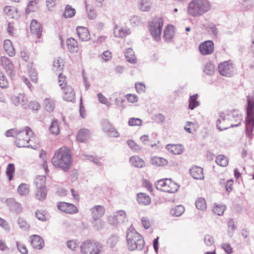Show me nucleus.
<instances>
[{
	"label": "nucleus",
	"instance_id": "1",
	"mask_svg": "<svg viewBox=\"0 0 254 254\" xmlns=\"http://www.w3.org/2000/svg\"><path fill=\"white\" fill-rule=\"evenodd\" d=\"M33 132L31 128L28 127H26L23 129L11 128L6 130L4 135L6 137H13L16 138L15 143L18 147H31L36 149L38 147V145L36 144L32 146L28 143L31 141V136Z\"/></svg>",
	"mask_w": 254,
	"mask_h": 254
},
{
	"label": "nucleus",
	"instance_id": "2",
	"mask_svg": "<svg viewBox=\"0 0 254 254\" xmlns=\"http://www.w3.org/2000/svg\"><path fill=\"white\" fill-rule=\"evenodd\" d=\"M51 161L55 167L64 172L68 171L72 161L70 150L65 147L57 149L55 152Z\"/></svg>",
	"mask_w": 254,
	"mask_h": 254
},
{
	"label": "nucleus",
	"instance_id": "3",
	"mask_svg": "<svg viewBox=\"0 0 254 254\" xmlns=\"http://www.w3.org/2000/svg\"><path fill=\"white\" fill-rule=\"evenodd\" d=\"M211 7L208 0H191L188 4L187 12L191 16L196 17L208 12Z\"/></svg>",
	"mask_w": 254,
	"mask_h": 254
},
{
	"label": "nucleus",
	"instance_id": "4",
	"mask_svg": "<svg viewBox=\"0 0 254 254\" xmlns=\"http://www.w3.org/2000/svg\"><path fill=\"white\" fill-rule=\"evenodd\" d=\"M127 245L130 251L142 250L144 246V241L142 236L135 229L130 226L127 232Z\"/></svg>",
	"mask_w": 254,
	"mask_h": 254
},
{
	"label": "nucleus",
	"instance_id": "5",
	"mask_svg": "<svg viewBox=\"0 0 254 254\" xmlns=\"http://www.w3.org/2000/svg\"><path fill=\"white\" fill-rule=\"evenodd\" d=\"M246 112V133L252 138V131L254 128V90L252 96L247 97Z\"/></svg>",
	"mask_w": 254,
	"mask_h": 254
},
{
	"label": "nucleus",
	"instance_id": "6",
	"mask_svg": "<svg viewBox=\"0 0 254 254\" xmlns=\"http://www.w3.org/2000/svg\"><path fill=\"white\" fill-rule=\"evenodd\" d=\"M81 254H103V246L95 241L86 240L80 246Z\"/></svg>",
	"mask_w": 254,
	"mask_h": 254
},
{
	"label": "nucleus",
	"instance_id": "7",
	"mask_svg": "<svg viewBox=\"0 0 254 254\" xmlns=\"http://www.w3.org/2000/svg\"><path fill=\"white\" fill-rule=\"evenodd\" d=\"M34 185L36 187V198L39 200H44L47 193L46 188V177L44 175L37 176L34 180Z\"/></svg>",
	"mask_w": 254,
	"mask_h": 254
},
{
	"label": "nucleus",
	"instance_id": "8",
	"mask_svg": "<svg viewBox=\"0 0 254 254\" xmlns=\"http://www.w3.org/2000/svg\"><path fill=\"white\" fill-rule=\"evenodd\" d=\"M163 25V20L160 17H155L149 22V31L156 41L160 39Z\"/></svg>",
	"mask_w": 254,
	"mask_h": 254
},
{
	"label": "nucleus",
	"instance_id": "9",
	"mask_svg": "<svg viewBox=\"0 0 254 254\" xmlns=\"http://www.w3.org/2000/svg\"><path fill=\"white\" fill-rule=\"evenodd\" d=\"M108 221L110 224L114 226L124 223L127 221V213L123 210L117 211L109 216Z\"/></svg>",
	"mask_w": 254,
	"mask_h": 254
},
{
	"label": "nucleus",
	"instance_id": "10",
	"mask_svg": "<svg viewBox=\"0 0 254 254\" xmlns=\"http://www.w3.org/2000/svg\"><path fill=\"white\" fill-rule=\"evenodd\" d=\"M218 71L223 76L230 77L234 75L235 69L231 61L220 63L218 65Z\"/></svg>",
	"mask_w": 254,
	"mask_h": 254
},
{
	"label": "nucleus",
	"instance_id": "11",
	"mask_svg": "<svg viewBox=\"0 0 254 254\" xmlns=\"http://www.w3.org/2000/svg\"><path fill=\"white\" fill-rule=\"evenodd\" d=\"M226 116V117L230 123L231 127H238L240 125L242 121V118L240 114L235 111H228L225 112Z\"/></svg>",
	"mask_w": 254,
	"mask_h": 254
},
{
	"label": "nucleus",
	"instance_id": "12",
	"mask_svg": "<svg viewBox=\"0 0 254 254\" xmlns=\"http://www.w3.org/2000/svg\"><path fill=\"white\" fill-rule=\"evenodd\" d=\"M199 50L200 54L203 56L210 55L214 51V45L212 40H207L201 43L199 45Z\"/></svg>",
	"mask_w": 254,
	"mask_h": 254
},
{
	"label": "nucleus",
	"instance_id": "13",
	"mask_svg": "<svg viewBox=\"0 0 254 254\" xmlns=\"http://www.w3.org/2000/svg\"><path fill=\"white\" fill-rule=\"evenodd\" d=\"M11 103L15 106H21L23 109L28 107V101L25 94L19 93L17 95H13L11 97Z\"/></svg>",
	"mask_w": 254,
	"mask_h": 254
},
{
	"label": "nucleus",
	"instance_id": "14",
	"mask_svg": "<svg viewBox=\"0 0 254 254\" xmlns=\"http://www.w3.org/2000/svg\"><path fill=\"white\" fill-rule=\"evenodd\" d=\"M226 116V115L225 112H221L219 113V118L216 121V127L220 131L226 130L231 127L230 123H229Z\"/></svg>",
	"mask_w": 254,
	"mask_h": 254
},
{
	"label": "nucleus",
	"instance_id": "15",
	"mask_svg": "<svg viewBox=\"0 0 254 254\" xmlns=\"http://www.w3.org/2000/svg\"><path fill=\"white\" fill-rule=\"evenodd\" d=\"M57 207L60 210L66 213H76L78 211L77 208L75 205L71 203L64 202H58Z\"/></svg>",
	"mask_w": 254,
	"mask_h": 254
},
{
	"label": "nucleus",
	"instance_id": "16",
	"mask_svg": "<svg viewBox=\"0 0 254 254\" xmlns=\"http://www.w3.org/2000/svg\"><path fill=\"white\" fill-rule=\"evenodd\" d=\"M1 63L7 74L14 75V66L11 61L6 57H1Z\"/></svg>",
	"mask_w": 254,
	"mask_h": 254
},
{
	"label": "nucleus",
	"instance_id": "17",
	"mask_svg": "<svg viewBox=\"0 0 254 254\" xmlns=\"http://www.w3.org/2000/svg\"><path fill=\"white\" fill-rule=\"evenodd\" d=\"M91 213L92 219L97 220L100 219L105 213L104 207L100 205H96L90 209Z\"/></svg>",
	"mask_w": 254,
	"mask_h": 254
},
{
	"label": "nucleus",
	"instance_id": "18",
	"mask_svg": "<svg viewBox=\"0 0 254 254\" xmlns=\"http://www.w3.org/2000/svg\"><path fill=\"white\" fill-rule=\"evenodd\" d=\"M61 89L63 90V99L64 100L69 102H73L74 100L75 93L71 86L62 87Z\"/></svg>",
	"mask_w": 254,
	"mask_h": 254
},
{
	"label": "nucleus",
	"instance_id": "19",
	"mask_svg": "<svg viewBox=\"0 0 254 254\" xmlns=\"http://www.w3.org/2000/svg\"><path fill=\"white\" fill-rule=\"evenodd\" d=\"M190 173L191 176L195 180H202L204 177L203 169L197 166L191 167L190 169Z\"/></svg>",
	"mask_w": 254,
	"mask_h": 254
},
{
	"label": "nucleus",
	"instance_id": "20",
	"mask_svg": "<svg viewBox=\"0 0 254 254\" xmlns=\"http://www.w3.org/2000/svg\"><path fill=\"white\" fill-rule=\"evenodd\" d=\"M76 32L79 39L82 41H87L90 39V35L87 28L83 26H78Z\"/></svg>",
	"mask_w": 254,
	"mask_h": 254
},
{
	"label": "nucleus",
	"instance_id": "21",
	"mask_svg": "<svg viewBox=\"0 0 254 254\" xmlns=\"http://www.w3.org/2000/svg\"><path fill=\"white\" fill-rule=\"evenodd\" d=\"M166 148L170 153L174 155L181 154L184 150V147L181 144H168Z\"/></svg>",
	"mask_w": 254,
	"mask_h": 254
},
{
	"label": "nucleus",
	"instance_id": "22",
	"mask_svg": "<svg viewBox=\"0 0 254 254\" xmlns=\"http://www.w3.org/2000/svg\"><path fill=\"white\" fill-rule=\"evenodd\" d=\"M3 11L8 17L11 18L18 19L20 17L19 12L15 7L6 6L3 8Z\"/></svg>",
	"mask_w": 254,
	"mask_h": 254
},
{
	"label": "nucleus",
	"instance_id": "23",
	"mask_svg": "<svg viewBox=\"0 0 254 254\" xmlns=\"http://www.w3.org/2000/svg\"><path fill=\"white\" fill-rule=\"evenodd\" d=\"M30 30L37 38H40L42 31L41 24L36 20H32L31 22Z\"/></svg>",
	"mask_w": 254,
	"mask_h": 254
},
{
	"label": "nucleus",
	"instance_id": "24",
	"mask_svg": "<svg viewBox=\"0 0 254 254\" xmlns=\"http://www.w3.org/2000/svg\"><path fill=\"white\" fill-rule=\"evenodd\" d=\"M31 243L33 248L40 250L44 246V241L42 238L38 235H33L31 236Z\"/></svg>",
	"mask_w": 254,
	"mask_h": 254
},
{
	"label": "nucleus",
	"instance_id": "25",
	"mask_svg": "<svg viewBox=\"0 0 254 254\" xmlns=\"http://www.w3.org/2000/svg\"><path fill=\"white\" fill-rule=\"evenodd\" d=\"M137 201L140 205L146 206L150 204L151 200L148 195L140 192L137 194Z\"/></svg>",
	"mask_w": 254,
	"mask_h": 254
},
{
	"label": "nucleus",
	"instance_id": "26",
	"mask_svg": "<svg viewBox=\"0 0 254 254\" xmlns=\"http://www.w3.org/2000/svg\"><path fill=\"white\" fill-rule=\"evenodd\" d=\"M3 48L9 56L13 57L15 55V49L10 40L6 39L4 41Z\"/></svg>",
	"mask_w": 254,
	"mask_h": 254
},
{
	"label": "nucleus",
	"instance_id": "27",
	"mask_svg": "<svg viewBox=\"0 0 254 254\" xmlns=\"http://www.w3.org/2000/svg\"><path fill=\"white\" fill-rule=\"evenodd\" d=\"M179 186L171 179L167 180L166 188L164 189V191L169 193H174L179 189Z\"/></svg>",
	"mask_w": 254,
	"mask_h": 254
},
{
	"label": "nucleus",
	"instance_id": "28",
	"mask_svg": "<svg viewBox=\"0 0 254 254\" xmlns=\"http://www.w3.org/2000/svg\"><path fill=\"white\" fill-rule=\"evenodd\" d=\"M90 135V131L87 129L83 128L78 131L76 138L78 141L83 142L89 138Z\"/></svg>",
	"mask_w": 254,
	"mask_h": 254
},
{
	"label": "nucleus",
	"instance_id": "29",
	"mask_svg": "<svg viewBox=\"0 0 254 254\" xmlns=\"http://www.w3.org/2000/svg\"><path fill=\"white\" fill-rule=\"evenodd\" d=\"M129 161L134 167L140 168L145 166V161L137 156H133L129 158Z\"/></svg>",
	"mask_w": 254,
	"mask_h": 254
},
{
	"label": "nucleus",
	"instance_id": "30",
	"mask_svg": "<svg viewBox=\"0 0 254 254\" xmlns=\"http://www.w3.org/2000/svg\"><path fill=\"white\" fill-rule=\"evenodd\" d=\"M67 47L70 52L77 53L78 47L77 41L73 38H69L66 41Z\"/></svg>",
	"mask_w": 254,
	"mask_h": 254
},
{
	"label": "nucleus",
	"instance_id": "31",
	"mask_svg": "<svg viewBox=\"0 0 254 254\" xmlns=\"http://www.w3.org/2000/svg\"><path fill=\"white\" fill-rule=\"evenodd\" d=\"M198 97V95L197 94H195L190 96L188 106L189 109L192 110L199 106V102L197 100Z\"/></svg>",
	"mask_w": 254,
	"mask_h": 254
},
{
	"label": "nucleus",
	"instance_id": "32",
	"mask_svg": "<svg viewBox=\"0 0 254 254\" xmlns=\"http://www.w3.org/2000/svg\"><path fill=\"white\" fill-rule=\"evenodd\" d=\"M125 56L127 61L132 64L136 63V58L134 55V52L131 48H128L125 52Z\"/></svg>",
	"mask_w": 254,
	"mask_h": 254
},
{
	"label": "nucleus",
	"instance_id": "33",
	"mask_svg": "<svg viewBox=\"0 0 254 254\" xmlns=\"http://www.w3.org/2000/svg\"><path fill=\"white\" fill-rule=\"evenodd\" d=\"M138 7L142 11H148L151 8V2L150 0H139Z\"/></svg>",
	"mask_w": 254,
	"mask_h": 254
},
{
	"label": "nucleus",
	"instance_id": "34",
	"mask_svg": "<svg viewBox=\"0 0 254 254\" xmlns=\"http://www.w3.org/2000/svg\"><path fill=\"white\" fill-rule=\"evenodd\" d=\"M151 163L153 165L160 167L167 165L168 161L163 158L155 156L151 158Z\"/></svg>",
	"mask_w": 254,
	"mask_h": 254
},
{
	"label": "nucleus",
	"instance_id": "35",
	"mask_svg": "<svg viewBox=\"0 0 254 254\" xmlns=\"http://www.w3.org/2000/svg\"><path fill=\"white\" fill-rule=\"evenodd\" d=\"M129 33V29L127 28H118L117 26L115 27L114 34L116 37H123Z\"/></svg>",
	"mask_w": 254,
	"mask_h": 254
},
{
	"label": "nucleus",
	"instance_id": "36",
	"mask_svg": "<svg viewBox=\"0 0 254 254\" xmlns=\"http://www.w3.org/2000/svg\"><path fill=\"white\" fill-rule=\"evenodd\" d=\"M75 12V9L67 4L65 7L63 16L65 18H71L74 16Z\"/></svg>",
	"mask_w": 254,
	"mask_h": 254
},
{
	"label": "nucleus",
	"instance_id": "37",
	"mask_svg": "<svg viewBox=\"0 0 254 254\" xmlns=\"http://www.w3.org/2000/svg\"><path fill=\"white\" fill-rule=\"evenodd\" d=\"M195 206L199 210L204 211L206 209V202L203 197H199L195 201Z\"/></svg>",
	"mask_w": 254,
	"mask_h": 254
},
{
	"label": "nucleus",
	"instance_id": "38",
	"mask_svg": "<svg viewBox=\"0 0 254 254\" xmlns=\"http://www.w3.org/2000/svg\"><path fill=\"white\" fill-rule=\"evenodd\" d=\"M185 211L183 206L179 205L175 207L172 208L170 210L171 214L175 217L180 216Z\"/></svg>",
	"mask_w": 254,
	"mask_h": 254
},
{
	"label": "nucleus",
	"instance_id": "39",
	"mask_svg": "<svg viewBox=\"0 0 254 254\" xmlns=\"http://www.w3.org/2000/svg\"><path fill=\"white\" fill-rule=\"evenodd\" d=\"M39 1V0H32L29 1L26 9V14L36 11L38 9Z\"/></svg>",
	"mask_w": 254,
	"mask_h": 254
},
{
	"label": "nucleus",
	"instance_id": "40",
	"mask_svg": "<svg viewBox=\"0 0 254 254\" xmlns=\"http://www.w3.org/2000/svg\"><path fill=\"white\" fill-rule=\"evenodd\" d=\"M49 130L51 133L57 135L59 133L60 128L57 120L53 119L49 127Z\"/></svg>",
	"mask_w": 254,
	"mask_h": 254
},
{
	"label": "nucleus",
	"instance_id": "41",
	"mask_svg": "<svg viewBox=\"0 0 254 254\" xmlns=\"http://www.w3.org/2000/svg\"><path fill=\"white\" fill-rule=\"evenodd\" d=\"M204 72L208 75H212L215 72V66L211 63H207L204 66Z\"/></svg>",
	"mask_w": 254,
	"mask_h": 254
},
{
	"label": "nucleus",
	"instance_id": "42",
	"mask_svg": "<svg viewBox=\"0 0 254 254\" xmlns=\"http://www.w3.org/2000/svg\"><path fill=\"white\" fill-rule=\"evenodd\" d=\"M55 103L51 98H46L44 101V106L45 109L49 112H52L55 108Z\"/></svg>",
	"mask_w": 254,
	"mask_h": 254
},
{
	"label": "nucleus",
	"instance_id": "43",
	"mask_svg": "<svg viewBox=\"0 0 254 254\" xmlns=\"http://www.w3.org/2000/svg\"><path fill=\"white\" fill-rule=\"evenodd\" d=\"M174 36L172 26H167L164 31V38L166 41L171 40Z\"/></svg>",
	"mask_w": 254,
	"mask_h": 254
},
{
	"label": "nucleus",
	"instance_id": "44",
	"mask_svg": "<svg viewBox=\"0 0 254 254\" xmlns=\"http://www.w3.org/2000/svg\"><path fill=\"white\" fill-rule=\"evenodd\" d=\"M64 64L63 59L60 58L56 59L53 63V69L56 71H61L64 67Z\"/></svg>",
	"mask_w": 254,
	"mask_h": 254
},
{
	"label": "nucleus",
	"instance_id": "45",
	"mask_svg": "<svg viewBox=\"0 0 254 254\" xmlns=\"http://www.w3.org/2000/svg\"><path fill=\"white\" fill-rule=\"evenodd\" d=\"M206 30L211 35L215 37L217 36L218 30L214 24L209 23L206 26Z\"/></svg>",
	"mask_w": 254,
	"mask_h": 254
},
{
	"label": "nucleus",
	"instance_id": "46",
	"mask_svg": "<svg viewBox=\"0 0 254 254\" xmlns=\"http://www.w3.org/2000/svg\"><path fill=\"white\" fill-rule=\"evenodd\" d=\"M226 209V206L222 204H214L213 212L218 215H222Z\"/></svg>",
	"mask_w": 254,
	"mask_h": 254
},
{
	"label": "nucleus",
	"instance_id": "47",
	"mask_svg": "<svg viewBox=\"0 0 254 254\" xmlns=\"http://www.w3.org/2000/svg\"><path fill=\"white\" fill-rule=\"evenodd\" d=\"M17 191L21 195H26L29 192V187L26 184H21L19 186Z\"/></svg>",
	"mask_w": 254,
	"mask_h": 254
},
{
	"label": "nucleus",
	"instance_id": "48",
	"mask_svg": "<svg viewBox=\"0 0 254 254\" xmlns=\"http://www.w3.org/2000/svg\"><path fill=\"white\" fill-rule=\"evenodd\" d=\"M216 163L219 166L222 167H226L228 164L227 158L224 155H218L216 159Z\"/></svg>",
	"mask_w": 254,
	"mask_h": 254
},
{
	"label": "nucleus",
	"instance_id": "49",
	"mask_svg": "<svg viewBox=\"0 0 254 254\" xmlns=\"http://www.w3.org/2000/svg\"><path fill=\"white\" fill-rule=\"evenodd\" d=\"M228 235L230 237H232L236 229V227L234 223L233 219H231L228 222Z\"/></svg>",
	"mask_w": 254,
	"mask_h": 254
},
{
	"label": "nucleus",
	"instance_id": "50",
	"mask_svg": "<svg viewBox=\"0 0 254 254\" xmlns=\"http://www.w3.org/2000/svg\"><path fill=\"white\" fill-rule=\"evenodd\" d=\"M119 241V237L117 235H113L107 240V244L110 248H114Z\"/></svg>",
	"mask_w": 254,
	"mask_h": 254
},
{
	"label": "nucleus",
	"instance_id": "51",
	"mask_svg": "<svg viewBox=\"0 0 254 254\" xmlns=\"http://www.w3.org/2000/svg\"><path fill=\"white\" fill-rule=\"evenodd\" d=\"M103 131L105 132H107L108 135L110 137H118L120 136V133L117 131V130L114 127H111L108 129L105 127H103Z\"/></svg>",
	"mask_w": 254,
	"mask_h": 254
},
{
	"label": "nucleus",
	"instance_id": "52",
	"mask_svg": "<svg viewBox=\"0 0 254 254\" xmlns=\"http://www.w3.org/2000/svg\"><path fill=\"white\" fill-rule=\"evenodd\" d=\"M15 171V167L13 164H9L7 167L6 173L8 180L11 181L13 179V174Z\"/></svg>",
	"mask_w": 254,
	"mask_h": 254
},
{
	"label": "nucleus",
	"instance_id": "53",
	"mask_svg": "<svg viewBox=\"0 0 254 254\" xmlns=\"http://www.w3.org/2000/svg\"><path fill=\"white\" fill-rule=\"evenodd\" d=\"M17 223L20 228L23 230H27L29 228V224L23 218H19L17 220Z\"/></svg>",
	"mask_w": 254,
	"mask_h": 254
},
{
	"label": "nucleus",
	"instance_id": "54",
	"mask_svg": "<svg viewBox=\"0 0 254 254\" xmlns=\"http://www.w3.org/2000/svg\"><path fill=\"white\" fill-rule=\"evenodd\" d=\"M168 180V179H165L158 180L155 183L156 189L158 190L164 191V189L166 188L167 180Z\"/></svg>",
	"mask_w": 254,
	"mask_h": 254
},
{
	"label": "nucleus",
	"instance_id": "55",
	"mask_svg": "<svg viewBox=\"0 0 254 254\" xmlns=\"http://www.w3.org/2000/svg\"><path fill=\"white\" fill-rule=\"evenodd\" d=\"M142 121L139 118H131L128 119V124L129 126H140Z\"/></svg>",
	"mask_w": 254,
	"mask_h": 254
},
{
	"label": "nucleus",
	"instance_id": "56",
	"mask_svg": "<svg viewBox=\"0 0 254 254\" xmlns=\"http://www.w3.org/2000/svg\"><path fill=\"white\" fill-rule=\"evenodd\" d=\"M140 140L143 144L145 145H150L152 147L155 146L156 145V143H153L152 141L148 135H143L141 136L140 137Z\"/></svg>",
	"mask_w": 254,
	"mask_h": 254
},
{
	"label": "nucleus",
	"instance_id": "57",
	"mask_svg": "<svg viewBox=\"0 0 254 254\" xmlns=\"http://www.w3.org/2000/svg\"><path fill=\"white\" fill-rule=\"evenodd\" d=\"M66 246L69 249L75 251L78 246V242L76 240H70L66 242Z\"/></svg>",
	"mask_w": 254,
	"mask_h": 254
},
{
	"label": "nucleus",
	"instance_id": "58",
	"mask_svg": "<svg viewBox=\"0 0 254 254\" xmlns=\"http://www.w3.org/2000/svg\"><path fill=\"white\" fill-rule=\"evenodd\" d=\"M92 223L93 227L96 230H100L104 227V222L100 220V219H98L97 220H92Z\"/></svg>",
	"mask_w": 254,
	"mask_h": 254
},
{
	"label": "nucleus",
	"instance_id": "59",
	"mask_svg": "<svg viewBox=\"0 0 254 254\" xmlns=\"http://www.w3.org/2000/svg\"><path fill=\"white\" fill-rule=\"evenodd\" d=\"M8 83L5 76L3 73L0 72V87L1 88H6L8 87Z\"/></svg>",
	"mask_w": 254,
	"mask_h": 254
},
{
	"label": "nucleus",
	"instance_id": "60",
	"mask_svg": "<svg viewBox=\"0 0 254 254\" xmlns=\"http://www.w3.org/2000/svg\"><path fill=\"white\" fill-rule=\"evenodd\" d=\"M29 76L33 82H36L37 81V72L34 68L30 67L28 69Z\"/></svg>",
	"mask_w": 254,
	"mask_h": 254
},
{
	"label": "nucleus",
	"instance_id": "61",
	"mask_svg": "<svg viewBox=\"0 0 254 254\" xmlns=\"http://www.w3.org/2000/svg\"><path fill=\"white\" fill-rule=\"evenodd\" d=\"M204 242L208 247H211L214 244V240L212 236L209 235H205L204 238Z\"/></svg>",
	"mask_w": 254,
	"mask_h": 254
},
{
	"label": "nucleus",
	"instance_id": "62",
	"mask_svg": "<svg viewBox=\"0 0 254 254\" xmlns=\"http://www.w3.org/2000/svg\"><path fill=\"white\" fill-rule=\"evenodd\" d=\"M40 157L43 160V167L45 171L47 172L48 171V164L46 160V151L42 150L40 154Z\"/></svg>",
	"mask_w": 254,
	"mask_h": 254
},
{
	"label": "nucleus",
	"instance_id": "63",
	"mask_svg": "<svg viewBox=\"0 0 254 254\" xmlns=\"http://www.w3.org/2000/svg\"><path fill=\"white\" fill-rule=\"evenodd\" d=\"M112 53L109 50H106L103 52L100 57L104 62H107L112 58Z\"/></svg>",
	"mask_w": 254,
	"mask_h": 254
},
{
	"label": "nucleus",
	"instance_id": "64",
	"mask_svg": "<svg viewBox=\"0 0 254 254\" xmlns=\"http://www.w3.org/2000/svg\"><path fill=\"white\" fill-rule=\"evenodd\" d=\"M16 245L17 248L20 253L22 254H28L27 249L24 244L20 242H16Z\"/></svg>",
	"mask_w": 254,
	"mask_h": 254
}]
</instances>
